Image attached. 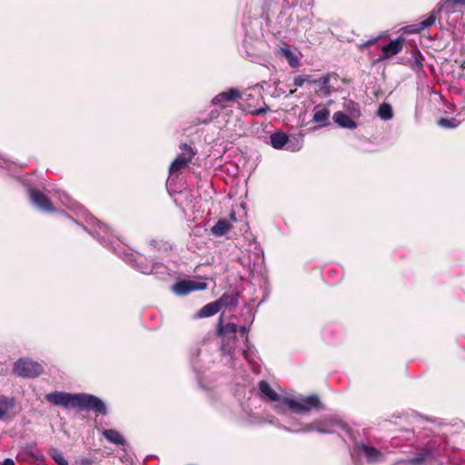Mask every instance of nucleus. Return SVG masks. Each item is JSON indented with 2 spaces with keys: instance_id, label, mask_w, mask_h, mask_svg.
Segmentation results:
<instances>
[{
  "instance_id": "obj_1",
  "label": "nucleus",
  "mask_w": 465,
  "mask_h": 465,
  "mask_svg": "<svg viewBox=\"0 0 465 465\" xmlns=\"http://www.w3.org/2000/svg\"><path fill=\"white\" fill-rule=\"evenodd\" d=\"M45 400L54 405L64 408H76L81 411H94L105 415L106 407L102 400L94 395L85 393H69L64 391H54L45 395Z\"/></svg>"
},
{
  "instance_id": "obj_2",
  "label": "nucleus",
  "mask_w": 465,
  "mask_h": 465,
  "mask_svg": "<svg viewBox=\"0 0 465 465\" xmlns=\"http://www.w3.org/2000/svg\"><path fill=\"white\" fill-rule=\"evenodd\" d=\"M282 403L296 413H306L312 410L320 411L323 408L319 396L316 394H312L299 400L284 397Z\"/></svg>"
},
{
  "instance_id": "obj_3",
  "label": "nucleus",
  "mask_w": 465,
  "mask_h": 465,
  "mask_svg": "<svg viewBox=\"0 0 465 465\" xmlns=\"http://www.w3.org/2000/svg\"><path fill=\"white\" fill-rule=\"evenodd\" d=\"M179 148L181 149L182 153L179 154L171 163L169 167L170 175L178 176L181 171L188 166L196 154V151L185 143H181Z\"/></svg>"
},
{
  "instance_id": "obj_4",
  "label": "nucleus",
  "mask_w": 465,
  "mask_h": 465,
  "mask_svg": "<svg viewBox=\"0 0 465 465\" xmlns=\"http://www.w3.org/2000/svg\"><path fill=\"white\" fill-rule=\"evenodd\" d=\"M14 372L23 378H35L44 372L43 366L28 359H19L14 364Z\"/></svg>"
},
{
  "instance_id": "obj_5",
  "label": "nucleus",
  "mask_w": 465,
  "mask_h": 465,
  "mask_svg": "<svg viewBox=\"0 0 465 465\" xmlns=\"http://www.w3.org/2000/svg\"><path fill=\"white\" fill-rule=\"evenodd\" d=\"M242 98L239 89L232 87L227 91L221 92L212 99V104L217 105L222 109L230 106L232 103L238 102Z\"/></svg>"
},
{
  "instance_id": "obj_6",
  "label": "nucleus",
  "mask_w": 465,
  "mask_h": 465,
  "mask_svg": "<svg viewBox=\"0 0 465 465\" xmlns=\"http://www.w3.org/2000/svg\"><path fill=\"white\" fill-rule=\"evenodd\" d=\"M29 198L31 202L43 212L49 213H55V208L48 196L38 189L31 188L29 190Z\"/></svg>"
},
{
  "instance_id": "obj_7",
  "label": "nucleus",
  "mask_w": 465,
  "mask_h": 465,
  "mask_svg": "<svg viewBox=\"0 0 465 465\" xmlns=\"http://www.w3.org/2000/svg\"><path fill=\"white\" fill-rule=\"evenodd\" d=\"M403 44L404 38L401 36L391 40L387 45L382 46L380 60H388L399 54L403 48Z\"/></svg>"
},
{
  "instance_id": "obj_8",
  "label": "nucleus",
  "mask_w": 465,
  "mask_h": 465,
  "mask_svg": "<svg viewBox=\"0 0 465 465\" xmlns=\"http://www.w3.org/2000/svg\"><path fill=\"white\" fill-rule=\"evenodd\" d=\"M238 331V326L235 323H226L223 324V314L220 316L218 323H217V331L216 334L219 337H226L228 339L235 340L236 333Z\"/></svg>"
},
{
  "instance_id": "obj_9",
  "label": "nucleus",
  "mask_w": 465,
  "mask_h": 465,
  "mask_svg": "<svg viewBox=\"0 0 465 465\" xmlns=\"http://www.w3.org/2000/svg\"><path fill=\"white\" fill-rule=\"evenodd\" d=\"M440 11H441L440 9H438V10L433 9L429 14V15L426 19H424L423 21H421L420 23H419L417 25H411L410 26L411 29L409 30V32L420 34L423 30L430 28L432 25H435L436 20H437L439 15L440 14Z\"/></svg>"
},
{
  "instance_id": "obj_10",
  "label": "nucleus",
  "mask_w": 465,
  "mask_h": 465,
  "mask_svg": "<svg viewBox=\"0 0 465 465\" xmlns=\"http://www.w3.org/2000/svg\"><path fill=\"white\" fill-rule=\"evenodd\" d=\"M240 294L238 292L228 293L224 292L216 302L220 311L222 309H228L233 311L238 307Z\"/></svg>"
},
{
  "instance_id": "obj_11",
  "label": "nucleus",
  "mask_w": 465,
  "mask_h": 465,
  "mask_svg": "<svg viewBox=\"0 0 465 465\" xmlns=\"http://www.w3.org/2000/svg\"><path fill=\"white\" fill-rule=\"evenodd\" d=\"M330 118V110L324 105L318 104L314 107L312 122L318 124L320 127L328 125Z\"/></svg>"
},
{
  "instance_id": "obj_12",
  "label": "nucleus",
  "mask_w": 465,
  "mask_h": 465,
  "mask_svg": "<svg viewBox=\"0 0 465 465\" xmlns=\"http://www.w3.org/2000/svg\"><path fill=\"white\" fill-rule=\"evenodd\" d=\"M358 449L364 453L369 463H375L382 460V453L375 447L368 446L363 443L358 446Z\"/></svg>"
},
{
  "instance_id": "obj_13",
  "label": "nucleus",
  "mask_w": 465,
  "mask_h": 465,
  "mask_svg": "<svg viewBox=\"0 0 465 465\" xmlns=\"http://www.w3.org/2000/svg\"><path fill=\"white\" fill-rule=\"evenodd\" d=\"M333 121L342 128L355 129L357 127L356 122L341 111L334 113Z\"/></svg>"
},
{
  "instance_id": "obj_14",
  "label": "nucleus",
  "mask_w": 465,
  "mask_h": 465,
  "mask_svg": "<svg viewBox=\"0 0 465 465\" xmlns=\"http://www.w3.org/2000/svg\"><path fill=\"white\" fill-rule=\"evenodd\" d=\"M102 435L111 443L124 446L125 444L124 438L119 431L114 429H104L102 430Z\"/></svg>"
},
{
  "instance_id": "obj_15",
  "label": "nucleus",
  "mask_w": 465,
  "mask_h": 465,
  "mask_svg": "<svg viewBox=\"0 0 465 465\" xmlns=\"http://www.w3.org/2000/svg\"><path fill=\"white\" fill-rule=\"evenodd\" d=\"M232 228V225L227 220L221 219L211 228V232L214 236H223Z\"/></svg>"
},
{
  "instance_id": "obj_16",
  "label": "nucleus",
  "mask_w": 465,
  "mask_h": 465,
  "mask_svg": "<svg viewBox=\"0 0 465 465\" xmlns=\"http://www.w3.org/2000/svg\"><path fill=\"white\" fill-rule=\"evenodd\" d=\"M259 390L263 396L267 397V399L271 401H278L280 400V395L272 389L270 384L266 381H259Z\"/></svg>"
},
{
  "instance_id": "obj_17",
  "label": "nucleus",
  "mask_w": 465,
  "mask_h": 465,
  "mask_svg": "<svg viewBox=\"0 0 465 465\" xmlns=\"http://www.w3.org/2000/svg\"><path fill=\"white\" fill-rule=\"evenodd\" d=\"M220 311L218 302L216 301L212 302L204 305L196 313V318H207L215 315Z\"/></svg>"
},
{
  "instance_id": "obj_18",
  "label": "nucleus",
  "mask_w": 465,
  "mask_h": 465,
  "mask_svg": "<svg viewBox=\"0 0 465 465\" xmlns=\"http://www.w3.org/2000/svg\"><path fill=\"white\" fill-rule=\"evenodd\" d=\"M173 291L178 295H187L193 292V281H179L173 286Z\"/></svg>"
},
{
  "instance_id": "obj_19",
  "label": "nucleus",
  "mask_w": 465,
  "mask_h": 465,
  "mask_svg": "<svg viewBox=\"0 0 465 465\" xmlns=\"http://www.w3.org/2000/svg\"><path fill=\"white\" fill-rule=\"evenodd\" d=\"M270 140L273 148L282 149L287 144L289 136L285 133L276 132L271 135Z\"/></svg>"
},
{
  "instance_id": "obj_20",
  "label": "nucleus",
  "mask_w": 465,
  "mask_h": 465,
  "mask_svg": "<svg viewBox=\"0 0 465 465\" xmlns=\"http://www.w3.org/2000/svg\"><path fill=\"white\" fill-rule=\"evenodd\" d=\"M15 406L14 398L0 394V420L4 419L7 412Z\"/></svg>"
},
{
  "instance_id": "obj_21",
  "label": "nucleus",
  "mask_w": 465,
  "mask_h": 465,
  "mask_svg": "<svg viewBox=\"0 0 465 465\" xmlns=\"http://www.w3.org/2000/svg\"><path fill=\"white\" fill-rule=\"evenodd\" d=\"M378 116L382 120H391L393 117L392 107L388 103H382L378 109Z\"/></svg>"
},
{
  "instance_id": "obj_22",
  "label": "nucleus",
  "mask_w": 465,
  "mask_h": 465,
  "mask_svg": "<svg viewBox=\"0 0 465 465\" xmlns=\"http://www.w3.org/2000/svg\"><path fill=\"white\" fill-rule=\"evenodd\" d=\"M437 124L440 127L453 129V128H456L457 126H459L460 121H458L454 117H451L449 119L441 117L437 121Z\"/></svg>"
},
{
  "instance_id": "obj_23",
  "label": "nucleus",
  "mask_w": 465,
  "mask_h": 465,
  "mask_svg": "<svg viewBox=\"0 0 465 465\" xmlns=\"http://www.w3.org/2000/svg\"><path fill=\"white\" fill-rule=\"evenodd\" d=\"M35 449H36V443L35 442H32L30 444H27L25 445L24 448H23V450L21 453H19L17 455V459H21V460H26V457H34L35 456Z\"/></svg>"
},
{
  "instance_id": "obj_24",
  "label": "nucleus",
  "mask_w": 465,
  "mask_h": 465,
  "mask_svg": "<svg viewBox=\"0 0 465 465\" xmlns=\"http://www.w3.org/2000/svg\"><path fill=\"white\" fill-rule=\"evenodd\" d=\"M47 453L54 461L64 457L63 453L60 450L53 447L47 450Z\"/></svg>"
},
{
  "instance_id": "obj_25",
  "label": "nucleus",
  "mask_w": 465,
  "mask_h": 465,
  "mask_svg": "<svg viewBox=\"0 0 465 465\" xmlns=\"http://www.w3.org/2000/svg\"><path fill=\"white\" fill-rule=\"evenodd\" d=\"M285 56L289 61V64L292 66H296L297 64V58L293 56L292 53L289 50L285 51Z\"/></svg>"
},
{
  "instance_id": "obj_26",
  "label": "nucleus",
  "mask_w": 465,
  "mask_h": 465,
  "mask_svg": "<svg viewBox=\"0 0 465 465\" xmlns=\"http://www.w3.org/2000/svg\"><path fill=\"white\" fill-rule=\"evenodd\" d=\"M285 56L289 61V64L292 66H296L297 64V58L293 56L292 53L289 50L285 51Z\"/></svg>"
},
{
  "instance_id": "obj_27",
  "label": "nucleus",
  "mask_w": 465,
  "mask_h": 465,
  "mask_svg": "<svg viewBox=\"0 0 465 465\" xmlns=\"http://www.w3.org/2000/svg\"><path fill=\"white\" fill-rule=\"evenodd\" d=\"M305 83V75H298L294 77L293 84L297 87H301Z\"/></svg>"
},
{
  "instance_id": "obj_28",
  "label": "nucleus",
  "mask_w": 465,
  "mask_h": 465,
  "mask_svg": "<svg viewBox=\"0 0 465 465\" xmlns=\"http://www.w3.org/2000/svg\"><path fill=\"white\" fill-rule=\"evenodd\" d=\"M425 457L423 454H418L417 456L411 458L410 462L414 465H418L424 460Z\"/></svg>"
},
{
  "instance_id": "obj_29",
  "label": "nucleus",
  "mask_w": 465,
  "mask_h": 465,
  "mask_svg": "<svg viewBox=\"0 0 465 465\" xmlns=\"http://www.w3.org/2000/svg\"><path fill=\"white\" fill-rule=\"evenodd\" d=\"M329 83V77L328 76H322L319 79H314L313 81H312V84H321V85H325Z\"/></svg>"
},
{
  "instance_id": "obj_30",
  "label": "nucleus",
  "mask_w": 465,
  "mask_h": 465,
  "mask_svg": "<svg viewBox=\"0 0 465 465\" xmlns=\"http://www.w3.org/2000/svg\"><path fill=\"white\" fill-rule=\"evenodd\" d=\"M206 283L205 282H193V291H202V290H204L206 288Z\"/></svg>"
},
{
  "instance_id": "obj_31",
  "label": "nucleus",
  "mask_w": 465,
  "mask_h": 465,
  "mask_svg": "<svg viewBox=\"0 0 465 465\" xmlns=\"http://www.w3.org/2000/svg\"><path fill=\"white\" fill-rule=\"evenodd\" d=\"M349 105H351V113L354 114L355 116H359L360 115V109H359V106L356 103L354 102H350Z\"/></svg>"
},
{
  "instance_id": "obj_32",
  "label": "nucleus",
  "mask_w": 465,
  "mask_h": 465,
  "mask_svg": "<svg viewBox=\"0 0 465 465\" xmlns=\"http://www.w3.org/2000/svg\"><path fill=\"white\" fill-rule=\"evenodd\" d=\"M269 110H270L269 107L265 106V107H262V108L256 109V110L252 111V114L253 115H262V114H266Z\"/></svg>"
},
{
  "instance_id": "obj_33",
  "label": "nucleus",
  "mask_w": 465,
  "mask_h": 465,
  "mask_svg": "<svg viewBox=\"0 0 465 465\" xmlns=\"http://www.w3.org/2000/svg\"><path fill=\"white\" fill-rule=\"evenodd\" d=\"M377 41H378V38H372V39H370V40L362 43L361 46L362 48L370 47V46L373 45Z\"/></svg>"
},
{
  "instance_id": "obj_34",
  "label": "nucleus",
  "mask_w": 465,
  "mask_h": 465,
  "mask_svg": "<svg viewBox=\"0 0 465 465\" xmlns=\"http://www.w3.org/2000/svg\"><path fill=\"white\" fill-rule=\"evenodd\" d=\"M35 460L37 461H40V462H44L45 460V457L44 454L42 453H39V454H35V456L33 457Z\"/></svg>"
},
{
  "instance_id": "obj_35",
  "label": "nucleus",
  "mask_w": 465,
  "mask_h": 465,
  "mask_svg": "<svg viewBox=\"0 0 465 465\" xmlns=\"http://www.w3.org/2000/svg\"><path fill=\"white\" fill-rule=\"evenodd\" d=\"M445 3H453L456 5H465V0H445Z\"/></svg>"
},
{
  "instance_id": "obj_36",
  "label": "nucleus",
  "mask_w": 465,
  "mask_h": 465,
  "mask_svg": "<svg viewBox=\"0 0 465 465\" xmlns=\"http://www.w3.org/2000/svg\"><path fill=\"white\" fill-rule=\"evenodd\" d=\"M55 463L57 465H68V461L65 460L64 457L61 458V459H58Z\"/></svg>"
},
{
  "instance_id": "obj_37",
  "label": "nucleus",
  "mask_w": 465,
  "mask_h": 465,
  "mask_svg": "<svg viewBox=\"0 0 465 465\" xmlns=\"http://www.w3.org/2000/svg\"><path fill=\"white\" fill-rule=\"evenodd\" d=\"M55 463L57 465H68V461L65 460L64 457L61 458V459H58Z\"/></svg>"
},
{
  "instance_id": "obj_38",
  "label": "nucleus",
  "mask_w": 465,
  "mask_h": 465,
  "mask_svg": "<svg viewBox=\"0 0 465 465\" xmlns=\"http://www.w3.org/2000/svg\"><path fill=\"white\" fill-rule=\"evenodd\" d=\"M55 463L57 465H68V461L65 460L64 457L61 458V459H58Z\"/></svg>"
},
{
  "instance_id": "obj_39",
  "label": "nucleus",
  "mask_w": 465,
  "mask_h": 465,
  "mask_svg": "<svg viewBox=\"0 0 465 465\" xmlns=\"http://www.w3.org/2000/svg\"><path fill=\"white\" fill-rule=\"evenodd\" d=\"M2 465H15V461L10 458H6L3 460Z\"/></svg>"
},
{
  "instance_id": "obj_40",
  "label": "nucleus",
  "mask_w": 465,
  "mask_h": 465,
  "mask_svg": "<svg viewBox=\"0 0 465 465\" xmlns=\"http://www.w3.org/2000/svg\"><path fill=\"white\" fill-rule=\"evenodd\" d=\"M238 331L241 334H246L248 332V328L246 326L238 327Z\"/></svg>"
},
{
  "instance_id": "obj_41",
  "label": "nucleus",
  "mask_w": 465,
  "mask_h": 465,
  "mask_svg": "<svg viewBox=\"0 0 465 465\" xmlns=\"http://www.w3.org/2000/svg\"><path fill=\"white\" fill-rule=\"evenodd\" d=\"M81 463H82V465H90L91 464V462L88 459H83L81 460Z\"/></svg>"
},
{
  "instance_id": "obj_42",
  "label": "nucleus",
  "mask_w": 465,
  "mask_h": 465,
  "mask_svg": "<svg viewBox=\"0 0 465 465\" xmlns=\"http://www.w3.org/2000/svg\"><path fill=\"white\" fill-rule=\"evenodd\" d=\"M311 75H305V83L308 82L312 84V81H313L314 79H311Z\"/></svg>"
},
{
  "instance_id": "obj_43",
  "label": "nucleus",
  "mask_w": 465,
  "mask_h": 465,
  "mask_svg": "<svg viewBox=\"0 0 465 465\" xmlns=\"http://www.w3.org/2000/svg\"><path fill=\"white\" fill-rule=\"evenodd\" d=\"M230 217L232 221H236L235 214L233 213L230 214Z\"/></svg>"
},
{
  "instance_id": "obj_44",
  "label": "nucleus",
  "mask_w": 465,
  "mask_h": 465,
  "mask_svg": "<svg viewBox=\"0 0 465 465\" xmlns=\"http://www.w3.org/2000/svg\"><path fill=\"white\" fill-rule=\"evenodd\" d=\"M295 92H296V90H295V89H294V90H291V91H290V94H293Z\"/></svg>"
},
{
  "instance_id": "obj_45",
  "label": "nucleus",
  "mask_w": 465,
  "mask_h": 465,
  "mask_svg": "<svg viewBox=\"0 0 465 465\" xmlns=\"http://www.w3.org/2000/svg\"><path fill=\"white\" fill-rule=\"evenodd\" d=\"M318 430H319L320 432H325V430H321V429H318Z\"/></svg>"
}]
</instances>
